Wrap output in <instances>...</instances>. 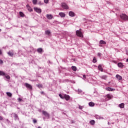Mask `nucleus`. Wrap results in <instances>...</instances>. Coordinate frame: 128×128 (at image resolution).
I'll return each mask as SVG.
<instances>
[{"instance_id": "f257e3e1", "label": "nucleus", "mask_w": 128, "mask_h": 128, "mask_svg": "<svg viewBox=\"0 0 128 128\" xmlns=\"http://www.w3.org/2000/svg\"><path fill=\"white\" fill-rule=\"evenodd\" d=\"M120 18L122 20H124L125 22H128V16L126 14H122L120 15Z\"/></svg>"}, {"instance_id": "f03ea898", "label": "nucleus", "mask_w": 128, "mask_h": 128, "mask_svg": "<svg viewBox=\"0 0 128 128\" xmlns=\"http://www.w3.org/2000/svg\"><path fill=\"white\" fill-rule=\"evenodd\" d=\"M82 28H80V30H77L76 31V34L78 36H80V38H82L84 35L82 34Z\"/></svg>"}, {"instance_id": "7ed1b4c3", "label": "nucleus", "mask_w": 128, "mask_h": 128, "mask_svg": "<svg viewBox=\"0 0 128 128\" xmlns=\"http://www.w3.org/2000/svg\"><path fill=\"white\" fill-rule=\"evenodd\" d=\"M62 8H64V10H68V6L65 2L62 3Z\"/></svg>"}, {"instance_id": "20e7f679", "label": "nucleus", "mask_w": 128, "mask_h": 128, "mask_svg": "<svg viewBox=\"0 0 128 128\" xmlns=\"http://www.w3.org/2000/svg\"><path fill=\"white\" fill-rule=\"evenodd\" d=\"M24 86H26L27 88H28L30 90H32V85H30V84H28V83H25Z\"/></svg>"}, {"instance_id": "39448f33", "label": "nucleus", "mask_w": 128, "mask_h": 128, "mask_svg": "<svg viewBox=\"0 0 128 128\" xmlns=\"http://www.w3.org/2000/svg\"><path fill=\"white\" fill-rule=\"evenodd\" d=\"M102 44H106V42L104 40H100L99 42V46H102Z\"/></svg>"}, {"instance_id": "423d86ee", "label": "nucleus", "mask_w": 128, "mask_h": 128, "mask_svg": "<svg viewBox=\"0 0 128 128\" xmlns=\"http://www.w3.org/2000/svg\"><path fill=\"white\" fill-rule=\"evenodd\" d=\"M42 114H44V116H46V118H50V114L46 112V111L42 110Z\"/></svg>"}, {"instance_id": "0eeeda50", "label": "nucleus", "mask_w": 128, "mask_h": 128, "mask_svg": "<svg viewBox=\"0 0 128 128\" xmlns=\"http://www.w3.org/2000/svg\"><path fill=\"white\" fill-rule=\"evenodd\" d=\"M8 56H11V58H12V56H14V50H10L8 52H7Z\"/></svg>"}, {"instance_id": "6e6552de", "label": "nucleus", "mask_w": 128, "mask_h": 128, "mask_svg": "<svg viewBox=\"0 0 128 128\" xmlns=\"http://www.w3.org/2000/svg\"><path fill=\"white\" fill-rule=\"evenodd\" d=\"M34 10L38 14H40L42 12V9L38 8H34Z\"/></svg>"}, {"instance_id": "1a4fd4ad", "label": "nucleus", "mask_w": 128, "mask_h": 128, "mask_svg": "<svg viewBox=\"0 0 128 128\" xmlns=\"http://www.w3.org/2000/svg\"><path fill=\"white\" fill-rule=\"evenodd\" d=\"M26 8L30 12H32L33 11L32 8L30 6V4H28L26 5Z\"/></svg>"}, {"instance_id": "9d476101", "label": "nucleus", "mask_w": 128, "mask_h": 128, "mask_svg": "<svg viewBox=\"0 0 128 128\" xmlns=\"http://www.w3.org/2000/svg\"><path fill=\"white\" fill-rule=\"evenodd\" d=\"M68 14H69L70 16H72V17H74V16H76L74 12L72 11L69 12Z\"/></svg>"}, {"instance_id": "9b49d317", "label": "nucleus", "mask_w": 128, "mask_h": 128, "mask_svg": "<svg viewBox=\"0 0 128 128\" xmlns=\"http://www.w3.org/2000/svg\"><path fill=\"white\" fill-rule=\"evenodd\" d=\"M64 98H65L66 100H69L70 98V96L66 94H64Z\"/></svg>"}, {"instance_id": "f8f14e48", "label": "nucleus", "mask_w": 128, "mask_h": 128, "mask_svg": "<svg viewBox=\"0 0 128 128\" xmlns=\"http://www.w3.org/2000/svg\"><path fill=\"white\" fill-rule=\"evenodd\" d=\"M36 52H38V54H42V52H44V50H42V48H38L36 50Z\"/></svg>"}, {"instance_id": "ddd939ff", "label": "nucleus", "mask_w": 128, "mask_h": 128, "mask_svg": "<svg viewBox=\"0 0 128 128\" xmlns=\"http://www.w3.org/2000/svg\"><path fill=\"white\" fill-rule=\"evenodd\" d=\"M116 78H118V80H122V76H120L119 74H116Z\"/></svg>"}, {"instance_id": "4468645a", "label": "nucleus", "mask_w": 128, "mask_h": 128, "mask_svg": "<svg viewBox=\"0 0 128 128\" xmlns=\"http://www.w3.org/2000/svg\"><path fill=\"white\" fill-rule=\"evenodd\" d=\"M100 78H102V80H106V78H108V76L106 75H104V76H100Z\"/></svg>"}, {"instance_id": "2eb2a0df", "label": "nucleus", "mask_w": 128, "mask_h": 128, "mask_svg": "<svg viewBox=\"0 0 128 128\" xmlns=\"http://www.w3.org/2000/svg\"><path fill=\"white\" fill-rule=\"evenodd\" d=\"M106 90H108V92H114V90H116V89H112L110 87L106 88Z\"/></svg>"}, {"instance_id": "dca6fc26", "label": "nucleus", "mask_w": 128, "mask_h": 128, "mask_svg": "<svg viewBox=\"0 0 128 128\" xmlns=\"http://www.w3.org/2000/svg\"><path fill=\"white\" fill-rule=\"evenodd\" d=\"M46 18L48 20H52V14H46Z\"/></svg>"}, {"instance_id": "f3484780", "label": "nucleus", "mask_w": 128, "mask_h": 128, "mask_svg": "<svg viewBox=\"0 0 128 128\" xmlns=\"http://www.w3.org/2000/svg\"><path fill=\"white\" fill-rule=\"evenodd\" d=\"M59 16H60L61 18H64L66 16V14L64 12H61L59 13Z\"/></svg>"}, {"instance_id": "a211bd4d", "label": "nucleus", "mask_w": 128, "mask_h": 128, "mask_svg": "<svg viewBox=\"0 0 128 128\" xmlns=\"http://www.w3.org/2000/svg\"><path fill=\"white\" fill-rule=\"evenodd\" d=\"M6 94L8 96H9V98H12V94L10 93V92H6Z\"/></svg>"}, {"instance_id": "6ab92c4d", "label": "nucleus", "mask_w": 128, "mask_h": 128, "mask_svg": "<svg viewBox=\"0 0 128 128\" xmlns=\"http://www.w3.org/2000/svg\"><path fill=\"white\" fill-rule=\"evenodd\" d=\"M98 68L99 70H100V72H103V70H104V69L102 68V65H99L98 66Z\"/></svg>"}, {"instance_id": "aec40b11", "label": "nucleus", "mask_w": 128, "mask_h": 128, "mask_svg": "<svg viewBox=\"0 0 128 128\" xmlns=\"http://www.w3.org/2000/svg\"><path fill=\"white\" fill-rule=\"evenodd\" d=\"M12 114L13 115L14 118L15 120H18V115L14 113Z\"/></svg>"}, {"instance_id": "412c9836", "label": "nucleus", "mask_w": 128, "mask_h": 128, "mask_svg": "<svg viewBox=\"0 0 128 128\" xmlns=\"http://www.w3.org/2000/svg\"><path fill=\"white\" fill-rule=\"evenodd\" d=\"M119 107H120V108H124V104L122 103L120 104Z\"/></svg>"}, {"instance_id": "4be33fe9", "label": "nucleus", "mask_w": 128, "mask_h": 128, "mask_svg": "<svg viewBox=\"0 0 128 128\" xmlns=\"http://www.w3.org/2000/svg\"><path fill=\"white\" fill-rule=\"evenodd\" d=\"M19 14L20 16H21L22 18H24V12H19Z\"/></svg>"}, {"instance_id": "5701e85b", "label": "nucleus", "mask_w": 128, "mask_h": 128, "mask_svg": "<svg viewBox=\"0 0 128 128\" xmlns=\"http://www.w3.org/2000/svg\"><path fill=\"white\" fill-rule=\"evenodd\" d=\"M106 96L108 98H109L110 100H112V96L110 95V94H107Z\"/></svg>"}, {"instance_id": "b1692460", "label": "nucleus", "mask_w": 128, "mask_h": 128, "mask_svg": "<svg viewBox=\"0 0 128 128\" xmlns=\"http://www.w3.org/2000/svg\"><path fill=\"white\" fill-rule=\"evenodd\" d=\"M45 34H47V36H49V34H50V30L45 31Z\"/></svg>"}, {"instance_id": "393cba45", "label": "nucleus", "mask_w": 128, "mask_h": 128, "mask_svg": "<svg viewBox=\"0 0 128 128\" xmlns=\"http://www.w3.org/2000/svg\"><path fill=\"white\" fill-rule=\"evenodd\" d=\"M90 124H92V126H94V124H96V122L94 121V120H92L90 122Z\"/></svg>"}, {"instance_id": "a878e982", "label": "nucleus", "mask_w": 128, "mask_h": 128, "mask_svg": "<svg viewBox=\"0 0 128 128\" xmlns=\"http://www.w3.org/2000/svg\"><path fill=\"white\" fill-rule=\"evenodd\" d=\"M72 70H74V72H76V67L75 66H72Z\"/></svg>"}, {"instance_id": "bb28decb", "label": "nucleus", "mask_w": 128, "mask_h": 128, "mask_svg": "<svg viewBox=\"0 0 128 128\" xmlns=\"http://www.w3.org/2000/svg\"><path fill=\"white\" fill-rule=\"evenodd\" d=\"M90 106H94V104L93 102H90L89 103Z\"/></svg>"}, {"instance_id": "cd10ccee", "label": "nucleus", "mask_w": 128, "mask_h": 128, "mask_svg": "<svg viewBox=\"0 0 128 128\" xmlns=\"http://www.w3.org/2000/svg\"><path fill=\"white\" fill-rule=\"evenodd\" d=\"M32 2L33 4H36L38 2V0H32Z\"/></svg>"}, {"instance_id": "c85d7f7f", "label": "nucleus", "mask_w": 128, "mask_h": 128, "mask_svg": "<svg viewBox=\"0 0 128 128\" xmlns=\"http://www.w3.org/2000/svg\"><path fill=\"white\" fill-rule=\"evenodd\" d=\"M6 74L2 71H0V76H4Z\"/></svg>"}, {"instance_id": "c756f323", "label": "nucleus", "mask_w": 128, "mask_h": 128, "mask_svg": "<svg viewBox=\"0 0 128 128\" xmlns=\"http://www.w3.org/2000/svg\"><path fill=\"white\" fill-rule=\"evenodd\" d=\"M92 62H94V64H96V58L94 57L93 58Z\"/></svg>"}, {"instance_id": "7c9ffc66", "label": "nucleus", "mask_w": 128, "mask_h": 128, "mask_svg": "<svg viewBox=\"0 0 128 128\" xmlns=\"http://www.w3.org/2000/svg\"><path fill=\"white\" fill-rule=\"evenodd\" d=\"M37 86L39 88H42V84H39L37 85Z\"/></svg>"}, {"instance_id": "2f4dec72", "label": "nucleus", "mask_w": 128, "mask_h": 128, "mask_svg": "<svg viewBox=\"0 0 128 128\" xmlns=\"http://www.w3.org/2000/svg\"><path fill=\"white\" fill-rule=\"evenodd\" d=\"M59 96L60 98H62V99L64 98V96H62V94H60Z\"/></svg>"}, {"instance_id": "473e14b6", "label": "nucleus", "mask_w": 128, "mask_h": 128, "mask_svg": "<svg viewBox=\"0 0 128 128\" xmlns=\"http://www.w3.org/2000/svg\"><path fill=\"white\" fill-rule=\"evenodd\" d=\"M38 4H40V6H42L44 4V2L42 3V1H40L38 3Z\"/></svg>"}, {"instance_id": "72a5a7b5", "label": "nucleus", "mask_w": 128, "mask_h": 128, "mask_svg": "<svg viewBox=\"0 0 128 128\" xmlns=\"http://www.w3.org/2000/svg\"><path fill=\"white\" fill-rule=\"evenodd\" d=\"M6 78H7V80H10V77L8 75L6 76Z\"/></svg>"}, {"instance_id": "f704fd0d", "label": "nucleus", "mask_w": 128, "mask_h": 128, "mask_svg": "<svg viewBox=\"0 0 128 128\" xmlns=\"http://www.w3.org/2000/svg\"><path fill=\"white\" fill-rule=\"evenodd\" d=\"M118 68H124L123 64H118Z\"/></svg>"}, {"instance_id": "c9c22d12", "label": "nucleus", "mask_w": 128, "mask_h": 128, "mask_svg": "<svg viewBox=\"0 0 128 128\" xmlns=\"http://www.w3.org/2000/svg\"><path fill=\"white\" fill-rule=\"evenodd\" d=\"M32 122H33L34 124H36V122H37L36 120V119H34L32 120Z\"/></svg>"}, {"instance_id": "e433bc0d", "label": "nucleus", "mask_w": 128, "mask_h": 128, "mask_svg": "<svg viewBox=\"0 0 128 128\" xmlns=\"http://www.w3.org/2000/svg\"><path fill=\"white\" fill-rule=\"evenodd\" d=\"M44 4H48V0H44Z\"/></svg>"}, {"instance_id": "4c0bfd02", "label": "nucleus", "mask_w": 128, "mask_h": 128, "mask_svg": "<svg viewBox=\"0 0 128 128\" xmlns=\"http://www.w3.org/2000/svg\"><path fill=\"white\" fill-rule=\"evenodd\" d=\"M54 22H56V24H60V22L56 20H55Z\"/></svg>"}, {"instance_id": "58836bf2", "label": "nucleus", "mask_w": 128, "mask_h": 128, "mask_svg": "<svg viewBox=\"0 0 128 128\" xmlns=\"http://www.w3.org/2000/svg\"><path fill=\"white\" fill-rule=\"evenodd\" d=\"M98 56H102V54H101V53L98 52Z\"/></svg>"}, {"instance_id": "ea45409f", "label": "nucleus", "mask_w": 128, "mask_h": 128, "mask_svg": "<svg viewBox=\"0 0 128 128\" xmlns=\"http://www.w3.org/2000/svg\"><path fill=\"white\" fill-rule=\"evenodd\" d=\"M4 120V118H2V116H0V120Z\"/></svg>"}, {"instance_id": "a19ab883", "label": "nucleus", "mask_w": 128, "mask_h": 128, "mask_svg": "<svg viewBox=\"0 0 128 128\" xmlns=\"http://www.w3.org/2000/svg\"><path fill=\"white\" fill-rule=\"evenodd\" d=\"M2 54V50L0 49V56Z\"/></svg>"}, {"instance_id": "79ce46f5", "label": "nucleus", "mask_w": 128, "mask_h": 128, "mask_svg": "<svg viewBox=\"0 0 128 128\" xmlns=\"http://www.w3.org/2000/svg\"><path fill=\"white\" fill-rule=\"evenodd\" d=\"M4 62L2 61V60H0V64H3Z\"/></svg>"}, {"instance_id": "37998d69", "label": "nucleus", "mask_w": 128, "mask_h": 128, "mask_svg": "<svg viewBox=\"0 0 128 128\" xmlns=\"http://www.w3.org/2000/svg\"><path fill=\"white\" fill-rule=\"evenodd\" d=\"M79 108H80V110H82V106H79Z\"/></svg>"}, {"instance_id": "c03bdc74", "label": "nucleus", "mask_w": 128, "mask_h": 128, "mask_svg": "<svg viewBox=\"0 0 128 128\" xmlns=\"http://www.w3.org/2000/svg\"><path fill=\"white\" fill-rule=\"evenodd\" d=\"M18 102H22V98H18Z\"/></svg>"}, {"instance_id": "a18cd8bd", "label": "nucleus", "mask_w": 128, "mask_h": 128, "mask_svg": "<svg viewBox=\"0 0 128 128\" xmlns=\"http://www.w3.org/2000/svg\"><path fill=\"white\" fill-rule=\"evenodd\" d=\"M126 54L128 56V50H126Z\"/></svg>"}, {"instance_id": "49530a36", "label": "nucleus", "mask_w": 128, "mask_h": 128, "mask_svg": "<svg viewBox=\"0 0 128 128\" xmlns=\"http://www.w3.org/2000/svg\"><path fill=\"white\" fill-rule=\"evenodd\" d=\"M117 64H122V62H118Z\"/></svg>"}, {"instance_id": "de8ad7c7", "label": "nucleus", "mask_w": 128, "mask_h": 128, "mask_svg": "<svg viewBox=\"0 0 128 128\" xmlns=\"http://www.w3.org/2000/svg\"><path fill=\"white\" fill-rule=\"evenodd\" d=\"M48 64H52V62H50V61H48Z\"/></svg>"}, {"instance_id": "09e8293b", "label": "nucleus", "mask_w": 128, "mask_h": 128, "mask_svg": "<svg viewBox=\"0 0 128 128\" xmlns=\"http://www.w3.org/2000/svg\"><path fill=\"white\" fill-rule=\"evenodd\" d=\"M86 75H84V78H86Z\"/></svg>"}, {"instance_id": "8fccbe9b", "label": "nucleus", "mask_w": 128, "mask_h": 128, "mask_svg": "<svg viewBox=\"0 0 128 128\" xmlns=\"http://www.w3.org/2000/svg\"><path fill=\"white\" fill-rule=\"evenodd\" d=\"M126 62H128V58L126 60Z\"/></svg>"}, {"instance_id": "3c124183", "label": "nucleus", "mask_w": 128, "mask_h": 128, "mask_svg": "<svg viewBox=\"0 0 128 128\" xmlns=\"http://www.w3.org/2000/svg\"><path fill=\"white\" fill-rule=\"evenodd\" d=\"M108 124H110V122H108Z\"/></svg>"}, {"instance_id": "603ef678", "label": "nucleus", "mask_w": 128, "mask_h": 128, "mask_svg": "<svg viewBox=\"0 0 128 128\" xmlns=\"http://www.w3.org/2000/svg\"><path fill=\"white\" fill-rule=\"evenodd\" d=\"M41 94H44V92H41Z\"/></svg>"}, {"instance_id": "864d4df0", "label": "nucleus", "mask_w": 128, "mask_h": 128, "mask_svg": "<svg viewBox=\"0 0 128 128\" xmlns=\"http://www.w3.org/2000/svg\"><path fill=\"white\" fill-rule=\"evenodd\" d=\"M38 128H40V126H38Z\"/></svg>"}, {"instance_id": "5fc2aeb1", "label": "nucleus", "mask_w": 128, "mask_h": 128, "mask_svg": "<svg viewBox=\"0 0 128 128\" xmlns=\"http://www.w3.org/2000/svg\"><path fill=\"white\" fill-rule=\"evenodd\" d=\"M0 32H2V29H0Z\"/></svg>"}, {"instance_id": "6e6d98bb", "label": "nucleus", "mask_w": 128, "mask_h": 128, "mask_svg": "<svg viewBox=\"0 0 128 128\" xmlns=\"http://www.w3.org/2000/svg\"><path fill=\"white\" fill-rule=\"evenodd\" d=\"M114 64H117V63H116V62H114Z\"/></svg>"}, {"instance_id": "4d7b16f0", "label": "nucleus", "mask_w": 128, "mask_h": 128, "mask_svg": "<svg viewBox=\"0 0 128 128\" xmlns=\"http://www.w3.org/2000/svg\"><path fill=\"white\" fill-rule=\"evenodd\" d=\"M19 38H22V36H18Z\"/></svg>"}, {"instance_id": "13d9d810", "label": "nucleus", "mask_w": 128, "mask_h": 128, "mask_svg": "<svg viewBox=\"0 0 128 128\" xmlns=\"http://www.w3.org/2000/svg\"><path fill=\"white\" fill-rule=\"evenodd\" d=\"M22 38V40H24V38Z\"/></svg>"}, {"instance_id": "bf43d9fd", "label": "nucleus", "mask_w": 128, "mask_h": 128, "mask_svg": "<svg viewBox=\"0 0 128 128\" xmlns=\"http://www.w3.org/2000/svg\"><path fill=\"white\" fill-rule=\"evenodd\" d=\"M109 84H110V82H109Z\"/></svg>"}]
</instances>
